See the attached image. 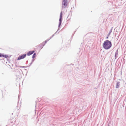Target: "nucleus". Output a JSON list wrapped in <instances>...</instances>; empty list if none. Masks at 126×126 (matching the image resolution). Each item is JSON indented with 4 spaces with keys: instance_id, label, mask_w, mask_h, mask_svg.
<instances>
[{
    "instance_id": "nucleus-1",
    "label": "nucleus",
    "mask_w": 126,
    "mask_h": 126,
    "mask_svg": "<svg viewBox=\"0 0 126 126\" xmlns=\"http://www.w3.org/2000/svg\"><path fill=\"white\" fill-rule=\"evenodd\" d=\"M112 44L110 41L107 40L105 41L103 44V48L106 50L110 49L111 47Z\"/></svg>"
},
{
    "instance_id": "nucleus-2",
    "label": "nucleus",
    "mask_w": 126,
    "mask_h": 126,
    "mask_svg": "<svg viewBox=\"0 0 126 126\" xmlns=\"http://www.w3.org/2000/svg\"><path fill=\"white\" fill-rule=\"evenodd\" d=\"M62 11L60 13V18L59 20V23L58 26L59 28L60 27L62 23Z\"/></svg>"
},
{
    "instance_id": "nucleus-3",
    "label": "nucleus",
    "mask_w": 126,
    "mask_h": 126,
    "mask_svg": "<svg viewBox=\"0 0 126 126\" xmlns=\"http://www.w3.org/2000/svg\"><path fill=\"white\" fill-rule=\"evenodd\" d=\"M26 54H24L20 56L17 58V60H19L25 58L26 56Z\"/></svg>"
},
{
    "instance_id": "nucleus-4",
    "label": "nucleus",
    "mask_w": 126,
    "mask_h": 126,
    "mask_svg": "<svg viewBox=\"0 0 126 126\" xmlns=\"http://www.w3.org/2000/svg\"><path fill=\"white\" fill-rule=\"evenodd\" d=\"M8 57V55H4L3 53H0V57H4L5 58H7Z\"/></svg>"
},
{
    "instance_id": "nucleus-5",
    "label": "nucleus",
    "mask_w": 126,
    "mask_h": 126,
    "mask_svg": "<svg viewBox=\"0 0 126 126\" xmlns=\"http://www.w3.org/2000/svg\"><path fill=\"white\" fill-rule=\"evenodd\" d=\"M35 52V51L33 50L31 51H29L28 52L27 54V55L28 56H29L30 55H32L33 53Z\"/></svg>"
},
{
    "instance_id": "nucleus-6",
    "label": "nucleus",
    "mask_w": 126,
    "mask_h": 126,
    "mask_svg": "<svg viewBox=\"0 0 126 126\" xmlns=\"http://www.w3.org/2000/svg\"><path fill=\"white\" fill-rule=\"evenodd\" d=\"M113 28V27H112L111 28V29L110 30L109 32V33L107 35V37H106V39H108V38L109 36H110V35L111 33L112 32V30Z\"/></svg>"
},
{
    "instance_id": "nucleus-7",
    "label": "nucleus",
    "mask_w": 126,
    "mask_h": 126,
    "mask_svg": "<svg viewBox=\"0 0 126 126\" xmlns=\"http://www.w3.org/2000/svg\"><path fill=\"white\" fill-rule=\"evenodd\" d=\"M118 49L117 50H116L114 56L115 59H116L117 57V56L118 55Z\"/></svg>"
},
{
    "instance_id": "nucleus-8",
    "label": "nucleus",
    "mask_w": 126,
    "mask_h": 126,
    "mask_svg": "<svg viewBox=\"0 0 126 126\" xmlns=\"http://www.w3.org/2000/svg\"><path fill=\"white\" fill-rule=\"evenodd\" d=\"M116 88H119L120 87V82L118 81L116 84Z\"/></svg>"
},
{
    "instance_id": "nucleus-9",
    "label": "nucleus",
    "mask_w": 126,
    "mask_h": 126,
    "mask_svg": "<svg viewBox=\"0 0 126 126\" xmlns=\"http://www.w3.org/2000/svg\"><path fill=\"white\" fill-rule=\"evenodd\" d=\"M63 5L64 6H66L67 4V0H63Z\"/></svg>"
},
{
    "instance_id": "nucleus-10",
    "label": "nucleus",
    "mask_w": 126,
    "mask_h": 126,
    "mask_svg": "<svg viewBox=\"0 0 126 126\" xmlns=\"http://www.w3.org/2000/svg\"><path fill=\"white\" fill-rule=\"evenodd\" d=\"M17 73V74H16V76L18 78H19V75H20V72L19 71H18Z\"/></svg>"
},
{
    "instance_id": "nucleus-11",
    "label": "nucleus",
    "mask_w": 126,
    "mask_h": 126,
    "mask_svg": "<svg viewBox=\"0 0 126 126\" xmlns=\"http://www.w3.org/2000/svg\"><path fill=\"white\" fill-rule=\"evenodd\" d=\"M36 53H34L33 55L32 56V58L34 59V58L36 56Z\"/></svg>"
},
{
    "instance_id": "nucleus-12",
    "label": "nucleus",
    "mask_w": 126,
    "mask_h": 126,
    "mask_svg": "<svg viewBox=\"0 0 126 126\" xmlns=\"http://www.w3.org/2000/svg\"><path fill=\"white\" fill-rule=\"evenodd\" d=\"M43 45H42V44H41L39 45V47L41 48V49H42L43 47L44 46H43Z\"/></svg>"
},
{
    "instance_id": "nucleus-13",
    "label": "nucleus",
    "mask_w": 126,
    "mask_h": 126,
    "mask_svg": "<svg viewBox=\"0 0 126 126\" xmlns=\"http://www.w3.org/2000/svg\"><path fill=\"white\" fill-rule=\"evenodd\" d=\"M59 30H60V29H59V28L58 29L57 31L56 32V33L57 34H58L59 32H58V31Z\"/></svg>"
},
{
    "instance_id": "nucleus-14",
    "label": "nucleus",
    "mask_w": 126,
    "mask_h": 126,
    "mask_svg": "<svg viewBox=\"0 0 126 126\" xmlns=\"http://www.w3.org/2000/svg\"><path fill=\"white\" fill-rule=\"evenodd\" d=\"M28 66H19L20 68H27Z\"/></svg>"
},
{
    "instance_id": "nucleus-15",
    "label": "nucleus",
    "mask_w": 126,
    "mask_h": 126,
    "mask_svg": "<svg viewBox=\"0 0 126 126\" xmlns=\"http://www.w3.org/2000/svg\"><path fill=\"white\" fill-rule=\"evenodd\" d=\"M76 92V93H75V92H74L73 93V94L75 95V94L76 95V94H78V91H77Z\"/></svg>"
},
{
    "instance_id": "nucleus-16",
    "label": "nucleus",
    "mask_w": 126,
    "mask_h": 126,
    "mask_svg": "<svg viewBox=\"0 0 126 126\" xmlns=\"http://www.w3.org/2000/svg\"><path fill=\"white\" fill-rule=\"evenodd\" d=\"M44 42V44L43 45V46H45V44L46 43H47V41H46V40H45V41Z\"/></svg>"
},
{
    "instance_id": "nucleus-17",
    "label": "nucleus",
    "mask_w": 126,
    "mask_h": 126,
    "mask_svg": "<svg viewBox=\"0 0 126 126\" xmlns=\"http://www.w3.org/2000/svg\"><path fill=\"white\" fill-rule=\"evenodd\" d=\"M20 97V95H19L18 96V102L19 101V99Z\"/></svg>"
},
{
    "instance_id": "nucleus-18",
    "label": "nucleus",
    "mask_w": 126,
    "mask_h": 126,
    "mask_svg": "<svg viewBox=\"0 0 126 126\" xmlns=\"http://www.w3.org/2000/svg\"><path fill=\"white\" fill-rule=\"evenodd\" d=\"M34 59H33L32 60L31 63H32L33 62H34Z\"/></svg>"
},
{
    "instance_id": "nucleus-19",
    "label": "nucleus",
    "mask_w": 126,
    "mask_h": 126,
    "mask_svg": "<svg viewBox=\"0 0 126 126\" xmlns=\"http://www.w3.org/2000/svg\"><path fill=\"white\" fill-rule=\"evenodd\" d=\"M57 34L56 33V32L54 34L52 35V36H53V37L56 34Z\"/></svg>"
},
{
    "instance_id": "nucleus-20",
    "label": "nucleus",
    "mask_w": 126,
    "mask_h": 126,
    "mask_svg": "<svg viewBox=\"0 0 126 126\" xmlns=\"http://www.w3.org/2000/svg\"><path fill=\"white\" fill-rule=\"evenodd\" d=\"M32 63H30V64H29V66H28V67H29L30 66H31V65L32 64Z\"/></svg>"
},
{
    "instance_id": "nucleus-21",
    "label": "nucleus",
    "mask_w": 126,
    "mask_h": 126,
    "mask_svg": "<svg viewBox=\"0 0 126 126\" xmlns=\"http://www.w3.org/2000/svg\"><path fill=\"white\" fill-rule=\"evenodd\" d=\"M44 42H43L41 44H42V45H43L44 44Z\"/></svg>"
},
{
    "instance_id": "nucleus-22",
    "label": "nucleus",
    "mask_w": 126,
    "mask_h": 126,
    "mask_svg": "<svg viewBox=\"0 0 126 126\" xmlns=\"http://www.w3.org/2000/svg\"><path fill=\"white\" fill-rule=\"evenodd\" d=\"M53 37V36H51L50 37V39H51Z\"/></svg>"
},
{
    "instance_id": "nucleus-23",
    "label": "nucleus",
    "mask_w": 126,
    "mask_h": 126,
    "mask_svg": "<svg viewBox=\"0 0 126 126\" xmlns=\"http://www.w3.org/2000/svg\"><path fill=\"white\" fill-rule=\"evenodd\" d=\"M53 37V36H51L50 37V39H51Z\"/></svg>"
},
{
    "instance_id": "nucleus-24",
    "label": "nucleus",
    "mask_w": 126,
    "mask_h": 126,
    "mask_svg": "<svg viewBox=\"0 0 126 126\" xmlns=\"http://www.w3.org/2000/svg\"><path fill=\"white\" fill-rule=\"evenodd\" d=\"M50 39H47V40H46V41L47 42V41H49Z\"/></svg>"
},
{
    "instance_id": "nucleus-25",
    "label": "nucleus",
    "mask_w": 126,
    "mask_h": 126,
    "mask_svg": "<svg viewBox=\"0 0 126 126\" xmlns=\"http://www.w3.org/2000/svg\"><path fill=\"white\" fill-rule=\"evenodd\" d=\"M28 61H27L26 62V64H27L28 63Z\"/></svg>"
},
{
    "instance_id": "nucleus-26",
    "label": "nucleus",
    "mask_w": 126,
    "mask_h": 126,
    "mask_svg": "<svg viewBox=\"0 0 126 126\" xmlns=\"http://www.w3.org/2000/svg\"><path fill=\"white\" fill-rule=\"evenodd\" d=\"M74 8V7H72L71 9H73Z\"/></svg>"
},
{
    "instance_id": "nucleus-27",
    "label": "nucleus",
    "mask_w": 126,
    "mask_h": 126,
    "mask_svg": "<svg viewBox=\"0 0 126 126\" xmlns=\"http://www.w3.org/2000/svg\"><path fill=\"white\" fill-rule=\"evenodd\" d=\"M27 115H25V117H27Z\"/></svg>"
}]
</instances>
